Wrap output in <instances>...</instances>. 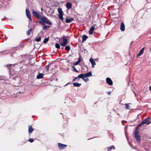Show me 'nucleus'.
<instances>
[{
  "label": "nucleus",
  "mask_w": 151,
  "mask_h": 151,
  "mask_svg": "<svg viewBox=\"0 0 151 151\" xmlns=\"http://www.w3.org/2000/svg\"><path fill=\"white\" fill-rule=\"evenodd\" d=\"M32 12L34 16L40 19L39 22L41 24L43 25L45 24V23L50 25L52 24L51 22L45 17L42 16L38 13L35 11L34 10H32Z\"/></svg>",
  "instance_id": "nucleus-1"
},
{
  "label": "nucleus",
  "mask_w": 151,
  "mask_h": 151,
  "mask_svg": "<svg viewBox=\"0 0 151 151\" xmlns=\"http://www.w3.org/2000/svg\"><path fill=\"white\" fill-rule=\"evenodd\" d=\"M150 117H147L144 120H143L137 126V127L143 125L145 124H146L147 125H149L150 124L151 122L150 121Z\"/></svg>",
  "instance_id": "nucleus-2"
},
{
  "label": "nucleus",
  "mask_w": 151,
  "mask_h": 151,
  "mask_svg": "<svg viewBox=\"0 0 151 151\" xmlns=\"http://www.w3.org/2000/svg\"><path fill=\"white\" fill-rule=\"evenodd\" d=\"M139 132L137 131H136L134 133V137L136 139L137 141L138 142H140V138L139 135L138 134Z\"/></svg>",
  "instance_id": "nucleus-3"
},
{
  "label": "nucleus",
  "mask_w": 151,
  "mask_h": 151,
  "mask_svg": "<svg viewBox=\"0 0 151 151\" xmlns=\"http://www.w3.org/2000/svg\"><path fill=\"white\" fill-rule=\"evenodd\" d=\"M63 40V41L61 43H60V45L64 47L67 44L68 41L66 38H63L61 39Z\"/></svg>",
  "instance_id": "nucleus-4"
},
{
  "label": "nucleus",
  "mask_w": 151,
  "mask_h": 151,
  "mask_svg": "<svg viewBox=\"0 0 151 151\" xmlns=\"http://www.w3.org/2000/svg\"><path fill=\"white\" fill-rule=\"evenodd\" d=\"M26 14L27 17L28 18V19L30 20V21H32V19L31 18V16L30 14V12H29V10L28 9H26Z\"/></svg>",
  "instance_id": "nucleus-5"
},
{
  "label": "nucleus",
  "mask_w": 151,
  "mask_h": 151,
  "mask_svg": "<svg viewBox=\"0 0 151 151\" xmlns=\"http://www.w3.org/2000/svg\"><path fill=\"white\" fill-rule=\"evenodd\" d=\"M58 145L59 148L60 150H62L65 148L67 146L66 145L60 143H59Z\"/></svg>",
  "instance_id": "nucleus-6"
},
{
  "label": "nucleus",
  "mask_w": 151,
  "mask_h": 151,
  "mask_svg": "<svg viewBox=\"0 0 151 151\" xmlns=\"http://www.w3.org/2000/svg\"><path fill=\"white\" fill-rule=\"evenodd\" d=\"M106 83L110 85H113V82L110 78H107L106 79Z\"/></svg>",
  "instance_id": "nucleus-7"
},
{
  "label": "nucleus",
  "mask_w": 151,
  "mask_h": 151,
  "mask_svg": "<svg viewBox=\"0 0 151 151\" xmlns=\"http://www.w3.org/2000/svg\"><path fill=\"white\" fill-rule=\"evenodd\" d=\"M90 61L92 65V68L94 67V65H96V63L93 58H91L89 60Z\"/></svg>",
  "instance_id": "nucleus-8"
},
{
  "label": "nucleus",
  "mask_w": 151,
  "mask_h": 151,
  "mask_svg": "<svg viewBox=\"0 0 151 151\" xmlns=\"http://www.w3.org/2000/svg\"><path fill=\"white\" fill-rule=\"evenodd\" d=\"M95 28L94 27H91L90 29L89 33L90 35H92L93 33V31Z\"/></svg>",
  "instance_id": "nucleus-9"
},
{
  "label": "nucleus",
  "mask_w": 151,
  "mask_h": 151,
  "mask_svg": "<svg viewBox=\"0 0 151 151\" xmlns=\"http://www.w3.org/2000/svg\"><path fill=\"white\" fill-rule=\"evenodd\" d=\"M74 20V19L73 18H66L65 20V22L66 23H69L73 21Z\"/></svg>",
  "instance_id": "nucleus-10"
},
{
  "label": "nucleus",
  "mask_w": 151,
  "mask_h": 151,
  "mask_svg": "<svg viewBox=\"0 0 151 151\" xmlns=\"http://www.w3.org/2000/svg\"><path fill=\"white\" fill-rule=\"evenodd\" d=\"M120 28L122 31H123L125 30V25L124 23L122 22H121Z\"/></svg>",
  "instance_id": "nucleus-11"
},
{
  "label": "nucleus",
  "mask_w": 151,
  "mask_h": 151,
  "mask_svg": "<svg viewBox=\"0 0 151 151\" xmlns=\"http://www.w3.org/2000/svg\"><path fill=\"white\" fill-rule=\"evenodd\" d=\"M72 5L70 3L68 2L66 4V7L68 9H70L72 8Z\"/></svg>",
  "instance_id": "nucleus-12"
},
{
  "label": "nucleus",
  "mask_w": 151,
  "mask_h": 151,
  "mask_svg": "<svg viewBox=\"0 0 151 151\" xmlns=\"http://www.w3.org/2000/svg\"><path fill=\"white\" fill-rule=\"evenodd\" d=\"M144 47L142 48V49L140 50L139 52L138 53L137 55V57H139L140 55H141L142 54H143V52H144Z\"/></svg>",
  "instance_id": "nucleus-13"
},
{
  "label": "nucleus",
  "mask_w": 151,
  "mask_h": 151,
  "mask_svg": "<svg viewBox=\"0 0 151 151\" xmlns=\"http://www.w3.org/2000/svg\"><path fill=\"white\" fill-rule=\"evenodd\" d=\"M81 61V56H80L78 60L73 64L74 65H76L78 64Z\"/></svg>",
  "instance_id": "nucleus-14"
},
{
  "label": "nucleus",
  "mask_w": 151,
  "mask_h": 151,
  "mask_svg": "<svg viewBox=\"0 0 151 151\" xmlns=\"http://www.w3.org/2000/svg\"><path fill=\"white\" fill-rule=\"evenodd\" d=\"M92 73L91 72L87 73L85 74V77L86 78V77H90L92 76Z\"/></svg>",
  "instance_id": "nucleus-15"
},
{
  "label": "nucleus",
  "mask_w": 151,
  "mask_h": 151,
  "mask_svg": "<svg viewBox=\"0 0 151 151\" xmlns=\"http://www.w3.org/2000/svg\"><path fill=\"white\" fill-rule=\"evenodd\" d=\"M34 129L32 128L31 126H29L28 132L29 134L32 133Z\"/></svg>",
  "instance_id": "nucleus-16"
},
{
  "label": "nucleus",
  "mask_w": 151,
  "mask_h": 151,
  "mask_svg": "<svg viewBox=\"0 0 151 151\" xmlns=\"http://www.w3.org/2000/svg\"><path fill=\"white\" fill-rule=\"evenodd\" d=\"M43 74L42 73H39L37 76V79L42 78H43Z\"/></svg>",
  "instance_id": "nucleus-17"
},
{
  "label": "nucleus",
  "mask_w": 151,
  "mask_h": 151,
  "mask_svg": "<svg viewBox=\"0 0 151 151\" xmlns=\"http://www.w3.org/2000/svg\"><path fill=\"white\" fill-rule=\"evenodd\" d=\"M88 38V37L87 35H83L82 37V42H83L86 41Z\"/></svg>",
  "instance_id": "nucleus-18"
},
{
  "label": "nucleus",
  "mask_w": 151,
  "mask_h": 151,
  "mask_svg": "<svg viewBox=\"0 0 151 151\" xmlns=\"http://www.w3.org/2000/svg\"><path fill=\"white\" fill-rule=\"evenodd\" d=\"M77 77H79L80 78L82 79L83 80L85 78V74H81L79 75L78 76H77Z\"/></svg>",
  "instance_id": "nucleus-19"
},
{
  "label": "nucleus",
  "mask_w": 151,
  "mask_h": 151,
  "mask_svg": "<svg viewBox=\"0 0 151 151\" xmlns=\"http://www.w3.org/2000/svg\"><path fill=\"white\" fill-rule=\"evenodd\" d=\"M58 11L59 14V15L63 14V12L62 9L60 8L58 9Z\"/></svg>",
  "instance_id": "nucleus-20"
},
{
  "label": "nucleus",
  "mask_w": 151,
  "mask_h": 151,
  "mask_svg": "<svg viewBox=\"0 0 151 151\" xmlns=\"http://www.w3.org/2000/svg\"><path fill=\"white\" fill-rule=\"evenodd\" d=\"M73 86L75 87H79L81 85V83H73Z\"/></svg>",
  "instance_id": "nucleus-21"
},
{
  "label": "nucleus",
  "mask_w": 151,
  "mask_h": 151,
  "mask_svg": "<svg viewBox=\"0 0 151 151\" xmlns=\"http://www.w3.org/2000/svg\"><path fill=\"white\" fill-rule=\"evenodd\" d=\"M115 148L114 146H111L109 147L107 149V151H110L112 149H115Z\"/></svg>",
  "instance_id": "nucleus-22"
},
{
  "label": "nucleus",
  "mask_w": 151,
  "mask_h": 151,
  "mask_svg": "<svg viewBox=\"0 0 151 151\" xmlns=\"http://www.w3.org/2000/svg\"><path fill=\"white\" fill-rule=\"evenodd\" d=\"M51 63L49 64L46 67V69L47 71H48L49 70V68H51ZM52 68H51L52 69Z\"/></svg>",
  "instance_id": "nucleus-23"
},
{
  "label": "nucleus",
  "mask_w": 151,
  "mask_h": 151,
  "mask_svg": "<svg viewBox=\"0 0 151 151\" xmlns=\"http://www.w3.org/2000/svg\"><path fill=\"white\" fill-rule=\"evenodd\" d=\"M72 68L73 70V71H75L76 73L78 72V71L76 70V68L74 66H72Z\"/></svg>",
  "instance_id": "nucleus-24"
},
{
  "label": "nucleus",
  "mask_w": 151,
  "mask_h": 151,
  "mask_svg": "<svg viewBox=\"0 0 151 151\" xmlns=\"http://www.w3.org/2000/svg\"><path fill=\"white\" fill-rule=\"evenodd\" d=\"M55 47L56 48L58 49L60 48V45L58 43H56L55 44Z\"/></svg>",
  "instance_id": "nucleus-25"
},
{
  "label": "nucleus",
  "mask_w": 151,
  "mask_h": 151,
  "mask_svg": "<svg viewBox=\"0 0 151 151\" xmlns=\"http://www.w3.org/2000/svg\"><path fill=\"white\" fill-rule=\"evenodd\" d=\"M49 37H48L47 38H45L43 41V43H46V42H47L49 40Z\"/></svg>",
  "instance_id": "nucleus-26"
},
{
  "label": "nucleus",
  "mask_w": 151,
  "mask_h": 151,
  "mask_svg": "<svg viewBox=\"0 0 151 151\" xmlns=\"http://www.w3.org/2000/svg\"><path fill=\"white\" fill-rule=\"evenodd\" d=\"M50 27V26H46V25H45L43 27V29H47L48 28H49V27Z\"/></svg>",
  "instance_id": "nucleus-27"
},
{
  "label": "nucleus",
  "mask_w": 151,
  "mask_h": 151,
  "mask_svg": "<svg viewBox=\"0 0 151 151\" xmlns=\"http://www.w3.org/2000/svg\"><path fill=\"white\" fill-rule=\"evenodd\" d=\"M32 30V29H29L28 31H27V35H30V32H31Z\"/></svg>",
  "instance_id": "nucleus-28"
},
{
  "label": "nucleus",
  "mask_w": 151,
  "mask_h": 151,
  "mask_svg": "<svg viewBox=\"0 0 151 151\" xmlns=\"http://www.w3.org/2000/svg\"><path fill=\"white\" fill-rule=\"evenodd\" d=\"M41 40V38L40 37L38 38H37L35 39V41L37 42H39Z\"/></svg>",
  "instance_id": "nucleus-29"
},
{
  "label": "nucleus",
  "mask_w": 151,
  "mask_h": 151,
  "mask_svg": "<svg viewBox=\"0 0 151 151\" xmlns=\"http://www.w3.org/2000/svg\"><path fill=\"white\" fill-rule=\"evenodd\" d=\"M65 49L66 50L69 51L70 50V46H65Z\"/></svg>",
  "instance_id": "nucleus-30"
},
{
  "label": "nucleus",
  "mask_w": 151,
  "mask_h": 151,
  "mask_svg": "<svg viewBox=\"0 0 151 151\" xmlns=\"http://www.w3.org/2000/svg\"><path fill=\"white\" fill-rule=\"evenodd\" d=\"M59 17L62 20H63V14L59 15Z\"/></svg>",
  "instance_id": "nucleus-31"
},
{
  "label": "nucleus",
  "mask_w": 151,
  "mask_h": 151,
  "mask_svg": "<svg viewBox=\"0 0 151 151\" xmlns=\"http://www.w3.org/2000/svg\"><path fill=\"white\" fill-rule=\"evenodd\" d=\"M129 104H126L125 107L127 109H129L130 106L129 105Z\"/></svg>",
  "instance_id": "nucleus-32"
},
{
  "label": "nucleus",
  "mask_w": 151,
  "mask_h": 151,
  "mask_svg": "<svg viewBox=\"0 0 151 151\" xmlns=\"http://www.w3.org/2000/svg\"><path fill=\"white\" fill-rule=\"evenodd\" d=\"M29 141L31 142H33L34 140L32 138L29 139Z\"/></svg>",
  "instance_id": "nucleus-33"
},
{
  "label": "nucleus",
  "mask_w": 151,
  "mask_h": 151,
  "mask_svg": "<svg viewBox=\"0 0 151 151\" xmlns=\"http://www.w3.org/2000/svg\"><path fill=\"white\" fill-rule=\"evenodd\" d=\"M83 81H84L86 82H87L88 81H89V79L88 78H87L86 79H85V78L83 79Z\"/></svg>",
  "instance_id": "nucleus-34"
},
{
  "label": "nucleus",
  "mask_w": 151,
  "mask_h": 151,
  "mask_svg": "<svg viewBox=\"0 0 151 151\" xmlns=\"http://www.w3.org/2000/svg\"><path fill=\"white\" fill-rule=\"evenodd\" d=\"M111 92H110V91H109V92H107V94H108L109 95V94H111Z\"/></svg>",
  "instance_id": "nucleus-35"
},
{
  "label": "nucleus",
  "mask_w": 151,
  "mask_h": 151,
  "mask_svg": "<svg viewBox=\"0 0 151 151\" xmlns=\"http://www.w3.org/2000/svg\"><path fill=\"white\" fill-rule=\"evenodd\" d=\"M12 65V64H10V65H7V67H8V66H10L11 65Z\"/></svg>",
  "instance_id": "nucleus-36"
},
{
  "label": "nucleus",
  "mask_w": 151,
  "mask_h": 151,
  "mask_svg": "<svg viewBox=\"0 0 151 151\" xmlns=\"http://www.w3.org/2000/svg\"><path fill=\"white\" fill-rule=\"evenodd\" d=\"M149 89L150 90H151V86H150L149 87Z\"/></svg>",
  "instance_id": "nucleus-37"
},
{
  "label": "nucleus",
  "mask_w": 151,
  "mask_h": 151,
  "mask_svg": "<svg viewBox=\"0 0 151 151\" xmlns=\"http://www.w3.org/2000/svg\"><path fill=\"white\" fill-rule=\"evenodd\" d=\"M79 78V77H77V76L75 77V79H78V78Z\"/></svg>",
  "instance_id": "nucleus-38"
},
{
  "label": "nucleus",
  "mask_w": 151,
  "mask_h": 151,
  "mask_svg": "<svg viewBox=\"0 0 151 151\" xmlns=\"http://www.w3.org/2000/svg\"><path fill=\"white\" fill-rule=\"evenodd\" d=\"M76 79H75V78L73 80V81H75Z\"/></svg>",
  "instance_id": "nucleus-39"
},
{
  "label": "nucleus",
  "mask_w": 151,
  "mask_h": 151,
  "mask_svg": "<svg viewBox=\"0 0 151 151\" xmlns=\"http://www.w3.org/2000/svg\"><path fill=\"white\" fill-rule=\"evenodd\" d=\"M41 10H42V8L41 9Z\"/></svg>",
  "instance_id": "nucleus-40"
},
{
  "label": "nucleus",
  "mask_w": 151,
  "mask_h": 151,
  "mask_svg": "<svg viewBox=\"0 0 151 151\" xmlns=\"http://www.w3.org/2000/svg\"><path fill=\"white\" fill-rule=\"evenodd\" d=\"M150 51H151V48L150 49Z\"/></svg>",
  "instance_id": "nucleus-41"
},
{
  "label": "nucleus",
  "mask_w": 151,
  "mask_h": 151,
  "mask_svg": "<svg viewBox=\"0 0 151 151\" xmlns=\"http://www.w3.org/2000/svg\"><path fill=\"white\" fill-rule=\"evenodd\" d=\"M68 83L67 84H66V85H67L68 84Z\"/></svg>",
  "instance_id": "nucleus-42"
},
{
  "label": "nucleus",
  "mask_w": 151,
  "mask_h": 151,
  "mask_svg": "<svg viewBox=\"0 0 151 151\" xmlns=\"http://www.w3.org/2000/svg\"><path fill=\"white\" fill-rule=\"evenodd\" d=\"M61 49H63V48L62 47L61 48Z\"/></svg>",
  "instance_id": "nucleus-43"
}]
</instances>
